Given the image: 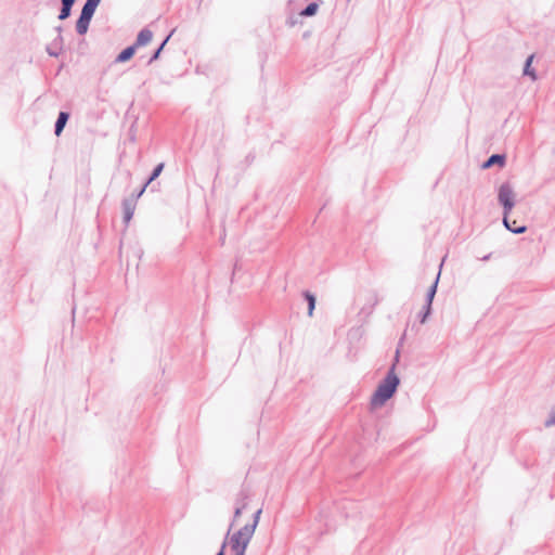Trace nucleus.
I'll use <instances>...</instances> for the list:
<instances>
[{
  "mask_svg": "<svg viewBox=\"0 0 555 555\" xmlns=\"http://www.w3.org/2000/svg\"><path fill=\"white\" fill-rule=\"evenodd\" d=\"M399 361V349L396 351L395 363L390 366L385 378L379 383L371 398L373 406L384 405L396 393L400 379L395 373L396 363Z\"/></svg>",
  "mask_w": 555,
  "mask_h": 555,
  "instance_id": "1",
  "label": "nucleus"
},
{
  "mask_svg": "<svg viewBox=\"0 0 555 555\" xmlns=\"http://www.w3.org/2000/svg\"><path fill=\"white\" fill-rule=\"evenodd\" d=\"M498 202L503 208V225L506 230L515 234H522L527 231L526 225H518V228H511L509 214L515 207V192L508 182L500 185L498 191Z\"/></svg>",
  "mask_w": 555,
  "mask_h": 555,
  "instance_id": "2",
  "label": "nucleus"
},
{
  "mask_svg": "<svg viewBox=\"0 0 555 555\" xmlns=\"http://www.w3.org/2000/svg\"><path fill=\"white\" fill-rule=\"evenodd\" d=\"M254 535V531L251 526H244L236 532H234L230 538V546L234 553H245L246 548Z\"/></svg>",
  "mask_w": 555,
  "mask_h": 555,
  "instance_id": "3",
  "label": "nucleus"
},
{
  "mask_svg": "<svg viewBox=\"0 0 555 555\" xmlns=\"http://www.w3.org/2000/svg\"><path fill=\"white\" fill-rule=\"evenodd\" d=\"M95 11H96V8H94L92 5H89L87 3H85L82 5L80 15L76 21V31L79 35L87 34V31L89 29L90 22L93 17Z\"/></svg>",
  "mask_w": 555,
  "mask_h": 555,
  "instance_id": "4",
  "label": "nucleus"
},
{
  "mask_svg": "<svg viewBox=\"0 0 555 555\" xmlns=\"http://www.w3.org/2000/svg\"><path fill=\"white\" fill-rule=\"evenodd\" d=\"M121 207H122V214H124V223H125V227H128L130 220L133 217V214H134V210L137 207L135 197L130 196V197L124 198L122 203H121Z\"/></svg>",
  "mask_w": 555,
  "mask_h": 555,
  "instance_id": "5",
  "label": "nucleus"
},
{
  "mask_svg": "<svg viewBox=\"0 0 555 555\" xmlns=\"http://www.w3.org/2000/svg\"><path fill=\"white\" fill-rule=\"evenodd\" d=\"M70 115L68 112H60L54 124V133L56 137H60L63 132Z\"/></svg>",
  "mask_w": 555,
  "mask_h": 555,
  "instance_id": "6",
  "label": "nucleus"
},
{
  "mask_svg": "<svg viewBox=\"0 0 555 555\" xmlns=\"http://www.w3.org/2000/svg\"><path fill=\"white\" fill-rule=\"evenodd\" d=\"M506 163V157L504 154H492L486 162L482 164V169L491 168L494 165L503 167Z\"/></svg>",
  "mask_w": 555,
  "mask_h": 555,
  "instance_id": "7",
  "label": "nucleus"
},
{
  "mask_svg": "<svg viewBox=\"0 0 555 555\" xmlns=\"http://www.w3.org/2000/svg\"><path fill=\"white\" fill-rule=\"evenodd\" d=\"M153 38V33L149 28H143L139 31L135 42L133 46L135 48L146 46Z\"/></svg>",
  "mask_w": 555,
  "mask_h": 555,
  "instance_id": "8",
  "label": "nucleus"
},
{
  "mask_svg": "<svg viewBox=\"0 0 555 555\" xmlns=\"http://www.w3.org/2000/svg\"><path fill=\"white\" fill-rule=\"evenodd\" d=\"M76 0H61V10L59 14V20L64 21L67 20L72 14V8L75 4Z\"/></svg>",
  "mask_w": 555,
  "mask_h": 555,
  "instance_id": "9",
  "label": "nucleus"
},
{
  "mask_svg": "<svg viewBox=\"0 0 555 555\" xmlns=\"http://www.w3.org/2000/svg\"><path fill=\"white\" fill-rule=\"evenodd\" d=\"M135 51H137V48H135L133 44H131V46H129V47L125 48V49H124V50H122V51L117 55V57H116V60H115V61H116L117 63H125V62L129 61V60L134 55Z\"/></svg>",
  "mask_w": 555,
  "mask_h": 555,
  "instance_id": "10",
  "label": "nucleus"
},
{
  "mask_svg": "<svg viewBox=\"0 0 555 555\" xmlns=\"http://www.w3.org/2000/svg\"><path fill=\"white\" fill-rule=\"evenodd\" d=\"M439 276H440V274L438 273L437 276H436V280L434 281V283L430 285V287L427 291L426 299H425V304L426 305L433 306V300H434L435 295L437 293V286H438V282H439Z\"/></svg>",
  "mask_w": 555,
  "mask_h": 555,
  "instance_id": "11",
  "label": "nucleus"
},
{
  "mask_svg": "<svg viewBox=\"0 0 555 555\" xmlns=\"http://www.w3.org/2000/svg\"><path fill=\"white\" fill-rule=\"evenodd\" d=\"M172 34H173V30L163 40V42L159 44V47L154 51V53L150 57L147 64H152L153 62H155L159 59L162 51L164 50L165 46L169 41Z\"/></svg>",
  "mask_w": 555,
  "mask_h": 555,
  "instance_id": "12",
  "label": "nucleus"
},
{
  "mask_svg": "<svg viewBox=\"0 0 555 555\" xmlns=\"http://www.w3.org/2000/svg\"><path fill=\"white\" fill-rule=\"evenodd\" d=\"M533 55L527 57L524 66V75L529 76L532 80L537 79L535 70L531 67Z\"/></svg>",
  "mask_w": 555,
  "mask_h": 555,
  "instance_id": "13",
  "label": "nucleus"
},
{
  "mask_svg": "<svg viewBox=\"0 0 555 555\" xmlns=\"http://www.w3.org/2000/svg\"><path fill=\"white\" fill-rule=\"evenodd\" d=\"M247 504H248V493L245 490H241L235 498L234 505H235V507L243 506V508H246Z\"/></svg>",
  "mask_w": 555,
  "mask_h": 555,
  "instance_id": "14",
  "label": "nucleus"
},
{
  "mask_svg": "<svg viewBox=\"0 0 555 555\" xmlns=\"http://www.w3.org/2000/svg\"><path fill=\"white\" fill-rule=\"evenodd\" d=\"M304 297L308 302V315L311 317L315 308V297L308 291L304 292Z\"/></svg>",
  "mask_w": 555,
  "mask_h": 555,
  "instance_id": "15",
  "label": "nucleus"
},
{
  "mask_svg": "<svg viewBox=\"0 0 555 555\" xmlns=\"http://www.w3.org/2000/svg\"><path fill=\"white\" fill-rule=\"evenodd\" d=\"M319 9V4L317 2H310L306 5V8L300 12L302 16H313L317 14Z\"/></svg>",
  "mask_w": 555,
  "mask_h": 555,
  "instance_id": "16",
  "label": "nucleus"
},
{
  "mask_svg": "<svg viewBox=\"0 0 555 555\" xmlns=\"http://www.w3.org/2000/svg\"><path fill=\"white\" fill-rule=\"evenodd\" d=\"M165 165L164 163H159L157 166L154 167V169L152 170L149 179L145 181L146 184H150L152 183L155 179H157L159 177V175L162 173L163 169H164Z\"/></svg>",
  "mask_w": 555,
  "mask_h": 555,
  "instance_id": "17",
  "label": "nucleus"
},
{
  "mask_svg": "<svg viewBox=\"0 0 555 555\" xmlns=\"http://www.w3.org/2000/svg\"><path fill=\"white\" fill-rule=\"evenodd\" d=\"M244 509L245 508H243V506H241V507H235L234 506V515H233V519H232V521H231V524L229 526V529H228V532H227V537H229L233 526L236 524L237 519L241 517V515H242Z\"/></svg>",
  "mask_w": 555,
  "mask_h": 555,
  "instance_id": "18",
  "label": "nucleus"
},
{
  "mask_svg": "<svg viewBox=\"0 0 555 555\" xmlns=\"http://www.w3.org/2000/svg\"><path fill=\"white\" fill-rule=\"evenodd\" d=\"M430 314H431V306L425 304L422 311L418 314L420 322L422 324H424Z\"/></svg>",
  "mask_w": 555,
  "mask_h": 555,
  "instance_id": "19",
  "label": "nucleus"
},
{
  "mask_svg": "<svg viewBox=\"0 0 555 555\" xmlns=\"http://www.w3.org/2000/svg\"><path fill=\"white\" fill-rule=\"evenodd\" d=\"M546 428L555 426V406L550 411L547 418L544 422Z\"/></svg>",
  "mask_w": 555,
  "mask_h": 555,
  "instance_id": "20",
  "label": "nucleus"
},
{
  "mask_svg": "<svg viewBox=\"0 0 555 555\" xmlns=\"http://www.w3.org/2000/svg\"><path fill=\"white\" fill-rule=\"evenodd\" d=\"M262 513V509L259 508L255 512L254 514V517H253V522L251 524H246V526H251V529L253 531L255 532L257 526H258V522H259V518H260V515Z\"/></svg>",
  "mask_w": 555,
  "mask_h": 555,
  "instance_id": "21",
  "label": "nucleus"
},
{
  "mask_svg": "<svg viewBox=\"0 0 555 555\" xmlns=\"http://www.w3.org/2000/svg\"><path fill=\"white\" fill-rule=\"evenodd\" d=\"M57 48H59L57 46H53V44L47 47L48 54L50 56H54V57L59 56L60 51L57 50Z\"/></svg>",
  "mask_w": 555,
  "mask_h": 555,
  "instance_id": "22",
  "label": "nucleus"
},
{
  "mask_svg": "<svg viewBox=\"0 0 555 555\" xmlns=\"http://www.w3.org/2000/svg\"><path fill=\"white\" fill-rule=\"evenodd\" d=\"M56 31L59 33V36L53 40L52 44H53V46H57V47H59V44H61V43H62V41H63V38H62V36H61L62 27H61V26H57V27H56Z\"/></svg>",
  "mask_w": 555,
  "mask_h": 555,
  "instance_id": "23",
  "label": "nucleus"
},
{
  "mask_svg": "<svg viewBox=\"0 0 555 555\" xmlns=\"http://www.w3.org/2000/svg\"><path fill=\"white\" fill-rule=\"evenodd\" d=\"M149 184H146V182L141 186V189L139 191H137V193H133L131 196H134L135 197V202L138 201V198H140L142 196V194L145 192L146 188H147Z\"/></svg>",
  "mask_w": 555,
  "mask_h": 555,
  "instance_id": "24",
  "label": "nucleus"
},
{
  "mask_svg": "<svg viewBox=\"0 0 555 555\" xmlns=\"http://www.w3.org/2000/svg\"><path fill=\"white\" fill-rule=\"evenodd\" d=\"M100 2H101V0H87L85 3L92 5L94 8H98Z\"/></svg>",
  "mask_w": 555,
  "mask_h": 555,
  "instance_id": "25",
  "label": "nucleus"
},
{
  "mask_svg": "<svg viewBox=\"0 0 555 555\" xmlns=\"http://www.w3.org/2000/svg\"><path fill=\"white\" fill-rule=\"evenodd\" d=\"M225 547H227V540H224L222 542L221 547H220L219 552L216 555H224Z\"/></svg>",
  "mask_w": 555,
  "mask_h": 555,
  "instance_id": "26",
  "label": "nucleus"
},
{
  "mask_svg": "<svg viewBox=\"0 0 555 555\" xmlns=\"http://www.w3.org/2000/svg\"><path fill=\"white\" fill-rule=\"evenodd\" d=\"M491 258V254H488L481 258L482 261H488Z\"/></svg>",
  "mask_w": 555,
  "mask_h": 555,
  "instance_id": "27",
  "label": "nucleus"
},
{
  "mask_svg": "<svg viewBox=\"0 0 555 555\" xmlns=\"http://www.w3.org/2000/svg\"><path fill=\"white\" fill-rule=\"evenodd\" d=\"M515 224H516V221H513V222L511 221V228H516Z\"/></svg>",
  "mask_w": 555,
  "mask_h": 555,
  "instance_id": "28",
  "label": "nucleus"
},
{
  "mask_svg": "<svg viewBox=\"0 0 555 555\" xmlns=\"http://www.w3.org/2000/svg\"><path fill=\"white\" fill-rule=\"evenodd\" d=\"M234 555H245V553L238 552V553H234Z\"/></svg>",
  "mask_w": 555,
  "mask_h": 555,
  "instance_id": "29",
  "label": "nucleus"
}]
</instances>
